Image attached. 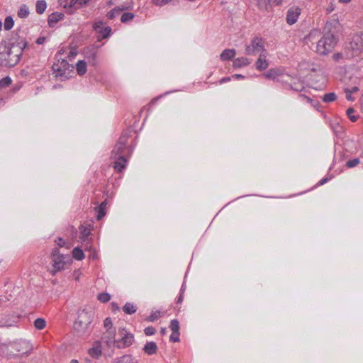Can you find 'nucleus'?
Returning <instances> with one entry per match:
<instances>
[{"instance_id":"nucleus-47","label":"nucleus","mask_w":363,"mask_h":363,"mask_svg":"<svg viewBox=\"0 0 363 363\" xmlns=\"http://www.w3.org/2000/svg\"><path fill=\"white\" fill-rule=\"evenodd\" d=\"M144 332H145V334L147 336H150V335H153L155 332H156V330L154 327L152 326H149V327H147L145 330H144Z\"/></svg>"},{"instance_id":"nucleus-45","label":"nucleus","mask_w":363,"mask_h":363,"mask_svg":"<svg viewBox=\"0 0 363 363\" xmlns=\"http://www.w3.org/2000/svg\"><path fill=\"white\" fill-rule=\"evenodd\" d=\"M299 98L303 99V100H306L308 103H310L311 104V105L313 106V107H315L318 104V102L316 101H313L312 99H311L310 97L306 96V95H303V94H301L299 96Z\"/></svg>"},{"instance_id":"nucleus-6","label":"nucleus","mask_w":363,"mask_h":363,"mask_svg":"<svg viewBox=\"0 0 363 363\" xmlns=\"http://www.w3.org/2000/svg\"><path fill=\"white\" fill-rule=\"evenodd\" d=\"M259 52H261V53L267 52L264 48L263 38L256 36L252 39L250 45H245V54L247 55H255Z\"/></svg>"},{"instance_id":"nucleus-15","label":"nucleus","mask_w":363,"mask_h":363,"mask_svg":"<svg viewBox=\"0 0 363 363\" xmlns=\"http://www.w3.org/2000/svg\"><path fill=\"white\" fill-rule=\"evenodd\" d=\"M132 7H133V6L130 4H126L124 5H121L120 6H116L114 9H113L112 10H111L107 13V18L108 19H113L117 15H118L121 11H125V10H129V9H132Z\"/></svg>"},{"instance_id":"nucleus-22","label":"nucleus","mask_w":363,"mask_h":363,"mask_svg":"<svg viewBox=\"0 0 363 363\" xmlns=\"http://www.w3.org/2000/svg\"><path fill=\"white\" fill-rule=\"evenodd\" d=\"M143 351L148 355L156 354L157 352V345L155 342H147L143 347Z\"/></svg>"},{"instance_id":"nucleus-1","label":"nucleus","mask_w":363,"mask_h":363,"mask_svg":"<svg viewBox=\"0 0 363 363\" xmlns=\"http://www.w3.org/2000/svg\"><path fill=\"white\" fill-rule=\"evenodd\" d=\"M324 35L318 42L316 52L321 55L330 52L338 41L336 28L332 23H328L324 28Z\"/></svg>"},{"instance_id":"nucleus-55","label":"nucleus","mask_w":363,"mask_h":363,"mask_svg":"<svg viewBox=\"0 0 363 363\" xmlns=\"http://www.w3.org/2000/svg\"><path fill=\"white\" fill-rule=\"evenodd\" d=\"M45 38L44 37H40V38H38L37 40H36V43L38 44V45H41L44 43Z\"/></svg>"},{"instance_id":"nucleus-59","label":"nucleus","mask_w":363,"mask_h":363,"mask_svg":"<svg viewBox=\"0 0 363 363\" xmlns=\"http://www.w3.org/2000/svg\"><path fill=\"white\" fill-rule=\"evenodd\" d=\"M183 298H184L183 294H182V293H181V294L178 297L177 303H182L183 301Z\"/></svg>"},{"instance_id":"nucleus-9","label":"nucleus","mask_w":363,"mask_h":363,"mask_svg":"<svg viewBox=\"0 0 363 363\" xmlns=\"http://www.w3.org/2000/svg\"><path fill=\"white\" fill-rule=\"evenodd\" d=\"M291 79V77L289 75L282 76L281 79H279L278 81L281 82L284 84V88L286 89H292L295 91L300 92L302 91L304 89L303 83L298 82H294L293 84L289 82V80Z\"/></svg>"},{"instance_id":"nucleus-51","label":"nucleus","mask_w":363,"mask_h":363,"mask_svg":"<svg viewBox=\"0 0 363 363\" xmlns=\"http://www.w3.org/2000/svg\"><path fill=\"white\" fill-rule=\"evenodd\" d=\"M111 306L112 311H114V312L120 310V307L115 302H112L111 303Z\"/></svg>"},{"instance_id":"nucleus-7","label":"nucleus","mask_w":363,"mask_h":363,"mask_svg":"<svg viewBox=\"0 0 363 363\" xmlns=\"http://www.w3.org/2000/svg\"><path fill=\"white\" fill-rule=\"evenodd\" d=\"M127 141L128 135L126 134L121 135L111 152V159H116L120 155H124L125 156Z\"/></svg>"},{"instance_id":"nucleus-43","label":"nucleus","mask_w":363,"mask_h":363,"mask_svg":"<svg viewBox=\"0 0 363 363\" xmlns=\"http://www.w3.org/2000/svg\"><path fill=\"white\" fill-rule=\"evenodd\" d=\"M160 317V311H152L149 317L147 318V320L150 322H154L157 319H158Z\"/></svg>"},{"instance_id":"nucleus-8","label":"nucleus","mask_w":363,"mask_h":363,"mask_svg":"<svg viewBox=\"0 0 363 363\" xmlns=\"http://www.w3.org/2000/svg\"><path fill=\"white\" fill-rule=\"evenodd\" d=\"M119 335L121 336V341H118L119 342H117V347H127L133 344L134 341V336L125 328L119 329Z\"/></svg>"},{"instance_id":"nucleus-23","label":"nucleus","mask_w":363,"mask_h":363,"mask_svg":"<svg viewBox=\"0 0 363 363\" xmlns=\"http://www.w3.org/2000/svg\"><path fill=\"white\" fill-rule=\"evenodd\" d=\"M235 54L234 49H225L221 52L220 57L222 61H227L233 59Z\"/></svg>"},{"instance_id":"nucleus-57","label":"nucleus","mask_w":363,"mask_h":363,"mask_svg":"<svg viewBox=\"0 0 363 363\" xmlns=\"http://www.w3.org/2000/svg\"><path fill=\"white\" fill-rule=\"evenodd\" d=\"M358 91H359V88L357 86H354L352 87L351 89H350V92L352 94L357 92Z\"/></svg>"},{"instance_id":"nucleus-5","label":"nucleus","mask_w":363,"mask_h":363,"mask_svg":"<svg viewBox=\"0 0 363 363\" xmlns=\"http://www.w3.org/2000/svg\"><path fill=\"white\" fill-rule=\"evenodd\" d=\"M52 68L55 77L60 78L61 80L68 79L70 77V72H72L69 69L70 65L66 60H58L52 65Z\"/></svg>"},{"instance_id":"nucleus-12","label":"nucleus","mask_w":363,"mask_h":363,"mask_svg":"<svg viewBox=\"0 0 363 363\" xmlns=\"http://www.w3.org/2000/svg\"><path fill=\"white\" fill-rule=\"evenodd\" d=\"M116 330H106L102 335L103 342L108 347H112L114 346L118 341L116 340Z\"/></svg>"},{"instance_id":"nucleus-42","label":"nucleus","mask_w":363,"mask_h":363,"mask_svg":"<svg viewBox=\"0 0 363 363\" xmlns=\"http://www.w3.org/2000/svg\"><path fill=\"white\" fill-rule=\"evenodd\" d=\"M12 82L11 77H5L3 79H0V87L5 88L9 86Z\"/></svg>"},{"instance_id":"nucleus-41","label":"nucleus","mask_w":363,"mask_h":363,"mask_svg":"<svg viewBox=\"0 0 363 363\" xmlns=\"http://www.w3.org/2000/svg\"><path fill=\"white\" fill-rule=\"evenodd\" d=\"M360 163V161L358 158H353L347 161L345 165L347 168H353L358 165Z\"/></svg>"},{"instance_id":"nucleus-63","label":"nucleus","mask_w":363,"mask_h":363,"mask_svg":"<svg viewBox=\"0 0 363 363\" xmlns=\"http://www.w3.org/2000/svg\"><path fill=\"white\" fill-rule=\"evenodd\" d=\"M70 363H79V361H78V360H77V359H72V360L70 361Z\"/></svg>"},{"instance_id":"nucleus-18","label":"nucleus","mask_w":363,"mask_h":363,"mask_svg":"<svg viewBox=\"0 0 363 363\" xmlns=\"http://www.w3.org/2000/svg\"><path fill=\"white\" fill-rule=\"evenodd\" d=\"M84 53L90 64L92 65L96 64V50L94 48L85 49Z\"/></svg>"},{"instance_id":"nucleus-35","label":"nucleus","mask_w":363,"mask_h":363,"mask_svg":"<svg viewBox=\"0 0 363 363\" xmlns=\"http://www.w3.org/2000/svg\"><path fill=\"white\" fill-rule=\"evenodd\" d=\"M34 326L37 330H43L46 326V321L44 318H38L34 321Z\"/></svg>"},{"instance_id":"nucleus-36","label":"nucleus","mask_w":363,"mask_h":363,"mask_svg":"<svg viewBox=\"0 0 363 363\" xmlns=\"http://www.w3.org/2000/svg\"><path fill=\"white\" fill-rule=\"evenodd\" d=\"M29 14V9L28 7L26 4H23L18 11V16L20 18H26Z\"/></svg>"},{"instance_id":"nucleus-27","label":"nucleus","mask_w":363,"mask_h":363,"mask_svg":"<svg viewBox=\"0 0 363 363\" xmlns=\"http://www.w3.org/2000/svg\"><path fill=\"white\" fill-rule=\"evenodd\" d=\"M76 69L79 75H84L86 72V62L84 60H79L76 64Z\"/></svg>"},{"instance_id":"nucleus-14","label":"nucleus","mask_w":363,"mask_h":363,"mask_svg":"<svg viewBox=\"0 0 363 363\" xmlns=\"http://www.w3.org/2000/svg\"><path fill=\"white\" fill-rule=\"evenodd\" d=\"M255 67L259 71L265 70L269 67V62L267 60V52L260 53L255 62Z\"/></svg>"},{"instance_id":"nucleus-17","label":"nucleus","mask_w":363,"mask_h":363,"mask_svg":"<svg viewBox=\"0 0 363 363\" xmlns=\"http://www.w3.org/2000/svg\"><path fill=\"white\" fill-rule=\"evenodd\" d=\"M88 353L91 357L98 359L102 354L101 342L95 341Z\"/></svg>"},{"instance_id":"nucleus-64","label":"nucleus","mask_w":363,"mask_h":363,"mask_svg":"<svg viewBox=\"0 0 363 363\" xmlns=\"http://www.w3.org/2000/svg\"><path fill=\"white\" fill-rule=\"evenodd\" d=\"M184 289H184V285L183 284V285L182 286V288H181V293H182V294H183V292H184Z\"/></svg>"},{"instance_id":"nucleus-3","label":"nucleus","mask_w":363,"mask_h":363,"mask_svg":"<svg viewBox=\"0 0 363 363\" xmlns=\"http://www.w3.org/2000/svg\"><path fill=\"white\" fill-rule=\"evenodd\" d=\"M345 49L348 52L347 57L359 55L363 51V33L354 35L345 43Z\"/></svg>"},{"instance_id":"nucleus-4","label":"nucleus","mask_w":363,"mask_h":363,"mask_svg":"<svg viewBox=\"0 0 363 363\" xmlns=\"http://www.w3.org/2000/svg\"><path fill=\"white\" fill-rule=\"evenodd\" d=\"M51 256L52 258V267L53 269L51 271V274L55 275L57 272L65 269V266L67 263H69L71 258L68 255L61 254L59 249L55 247L52 250Z\"/></svg>"},{"instance_id":"nucleus-24","label":"nucleus","mask_w":363,"mask_h":363,"mask_svg":"<svg viewBox=\"0 0 363 363\" xmlns=\"http://www.w3.org/2000/svg\"><path fill=\"white\" fill-rule=\"evenodd\" d=\"M272 0H257V5L261 11H269L271 7Z\"/></svg>"},{"instance_id":"nucleus-10","label":"nucleus","mask_w":363,"mask_h":363,"mask_svg":"<svg viewBox=\"0 0 363 363\" xmlns=\"http://www.w3.org/2000/svg\"><path fill=\"white\" fill-rule=\"evenodd\" d=\"M301 10L298 6H293L290 7L286 12V23L290 26L296 23L298 21L299 16L301 15Z\"/></svg>"},{"instance_id":"nucleus-21","label":"nucleus","mask_w":363,"mask_h":363,"mask_svg":"<svg viewBox=\"0 0 363 363\" xmlns=\"http://www.w3.org/2000/svg\"><path fill=\"white\" fill-rule=\"evenodd\" d=\"M65 15L62 13L55 12L48 17V24L50 27L54 26L59 21L63 19Z\"/></svg>"},{"instance_id":"nucleus-20","label":"nucleus","mask_w":363,"mask_h":363,"mask_svg":"<svg viewBox=\"0 0 363 363\" xmlns=\"http://www.w3.org/2000/svg\"><path fill=\"white\" fill-rule=\"evenodd\" d=\"M94 29L96 31L100 32L101 35L103 38H106L108 37L111 32V28L109 26L102 28L101 22L96 23L94 25Z\"/></svg>"},{"instance_id":"nucleus-56","label":"nucleus","mask_w":363,"mask_h":363,"mask_svg":"<svg viewBox=\"0 0 363 363\" xmlns=\"http://www.w3.org/2000/svg\"><path fill=\"white\" fill-rule=\"evenodd\" d=\"M234 79H244L245 76L240 74H235L232 77Z\"/></svg>"},{"instance_id":"nucleus-52","label":"nucleus","mask_w":363,"mask_h":363,"mask_svg":"<svg viewBox=\"0 0 363 363\" xmlns=\"http://www.w3.org/2000/svg\"><path fill=\"white\" fill-rule=\"evenodd\" d=\"M26 347V350L25 352H23V353H28L29 352V350H31V347L30 345V343L28 342H26V341H23L22 342Z\"/></svg>"},{"instance_id":"nucleus-11","label":"nucleus","mask_w":363,"mask_h":363,"mask_svg":"<svg viewBox=\"0 0 363 363\" xmlns=\"http://www.w3.org/2000/svg\"><path fill=\"white\" fill-rule=\"evenodd\" d=\"M73 328L77 335L79 337L87 336L90 334V324L81 323L79 321L76 320L74 323Z\"/></svg>"},{"instance_id":"nucleus-13","label":"nucleus","mask_w":363,"mask_h":363,"mask_svg":"<svg viewBox=\"0 0 363 363\" xmlns=\"http://www.w3.org/2000/svg\"><path fill=\"white\" fill-rule=\"evenodd\" d=\"M93 320L92 311H87L85 309H80L78 311V316L76 320L79 321L81 323H91Z\"/></svg>"},{"instance_id":"nucleus-30","label":"nucleus","mask_w":363,"mask_h":363,"mask_svg":"<svg viewBox=\"0 0 363 363\" xmlns=\"http://www.w3.org/2000/svg\"><path fill=\"white\" fill-rule=\"evenodd\" d=\"M0 355L4 357L11 358L14 354L9 351V347L6 344L0 345Z\"/></svg>"},{"instance_id":"nucleus-25","label":"nucleus","mask_w":363,"mask_h":363,"mask_svg":"<svg viewBox=\"0 0 363 363\" xmlns=\"http://www.w3.org/2000/svg\"><path fill=\"white\" fill-rule=\"evenodd\" d=\"M250 64V61L247 58L242 57L236 58L233 61V67L236 68H240L242 67L247 66Z\"/></svg>"},{"instance_id":"nucleus-40","label":"nucleus","mask_w":363,"mask_h":363,"mask_svg":"<svg viewBox=\"0 0 363 363\" xmlns=\"http://www.w3.org/2000/svg\"><path fill=\"white\" fill-rule=\"evenodd\" d=\"M111 299V296L108 293H101L98 295V300L101 303H107Z\"/></svg>"},{"instance_id":"nucleus-53","label":"nucleus","mask_w":363,"mask_h":363,"mask_svg":"<svg viewBox=\"0 0 363 363\" xmlns=\"http://www.w3.org/2000/svg\"><path fill=\"white\" fill-rule=\"evenodd\" d=\"M57 243V245L61 247L65 245V241L62 238H58V242Z\"/></svg>"},{"instance_id":"nucleus-58","label":"nucleus","mask_w":363,"mask_h":363,"mask_svg":"<svg viewBox=\"0 0 363 363\" xmlns=\"http://www.w3.org/2000/svg\"><path fill=\"white\" fill-rule=\"evenodd\" d=\"M328 181V178H323L322 179H320L318 182V185H323L324 184H325Z\"/></svg>"},{"instance_id":"nucleus-31","label":"nucleus","mask_w":363,"mask_h":363,"mask_svg":"<svg viewBox=\"0 0 363 363\" xmlns=\"http://www.w3.org/2000/svg\"><path fill=\"white\" fill-rule=\"evenodd\" d=\"M72 256L77 260H82L85 257L84 252L79 247L74 248L72 251Z\"/></svg>"},{"instance_id":"nucleus-50","label":"nucleus","mask_w":363,"mask_h":363,"mask_svg":"<svg viewBox=\"0 0 363 363\" xmlns=\"http://www.w3.org/2000/svg\"><path fill=\"white\" fill-rule=\"evenodd\" d=\"M345 92L346 93V99L348 101H354V98L352 96V93L350 92V88L347 87L345 89Z\"/></svg>"},{"instance_id":"nucleus-39","label":"nucleus","mask_w":363,"mask_h":363,"mask_svg":"<svg viewBox=\"0 0 363 363\" xmlns=\"http://www.w3.org/2000/svg\"><path fill=\"white\" fill-rule=\"evenodd\" d=\"M135 15L133 13L126 12L122 14L121 21L123 23H127L134 18Z\"/></svg>"},{"instance_id":"nucleus-16","label":"nucleus","mask_w":363,"mask_h":363,"mask_svg":"<svg viewBox=\"0 0 363 363\" xmlns=\"http://www.w3.org/2000/svg\"><path fill=\"white\" fill-rule=\"evenodd\" d=\"M113 167L117 172H122L127 165L128 160L124 155H120L118 157L115 159Z\"/></svg>"},{"instance_id":"nucleus-62","label":"nucleus","mask_w":363,"mask_h":363,"mask_svg":"<svg viewBox=\"0 0 363 363\" xmlns=\"http://www.w3.org/2000/svg\"><path fill=\"white\" fill-rule=\"evenodd\" d=\"M282 1H283V0H274V3H275L277 5H279V4H281Z\"/></svg>"},{"instance_id":"nucleus-2","label":"nucleus","mask_w":363,"mask_h":363,"mask_svg":"<svg viewBox=\"0 0 363 363\" xmlns=\"http://www.w3.org/2000/svg\"><path fill=\"white\" fill-rule=\"evenodd\" d=\"M27 46V42L21 41L17 44H10L6 48V51L1 54L0 64L6 67H13L20 61L23 49Z\"/></svg>"},{"instance_id":"nucleus-19","label":"nucleus","mask_w":363,"mask_h":363,"mask_svg":"<svg viewBox=\"0 0 363 363\" xmlns=\"http://www.w3.org/2000/svg\"><path fill=\"white\" fill-rule=\"evenodd\" d=\"M89 0H66V4H65V8H74L79 9L84 5H86Z\"/></svg>"},{"instance_id":"nucleus-33","label":"nucleus","mask_w":363,"mask_h":363,"mask_svg":"<svg viewBox=\"0 0 363 363\" xmlns=\"http://www.w3.org/2000/svg\"><path fill=\"white\" fill-rule=\"evenodd\" d=\"M337 99V95L334 92L327 93L322 97V100L325 103L333 102Z\"/></svg>"},{"instance_id":"nucleus-61","label":"nucleus","mask_w":363,"mask_h":363,"mask_svg":"<svg viewBox=\"0 0 363 363\" xmlns=\"http://www.w3.org/2000/svg\"><path fill=\"white\" fill-rule=\"evenodd\" d=\"M340 3H342V4H347L349 3L351 0H338Z\"/></svg>"},{"instance_id":"nucleus-54","label":"nucleus","mask_w":363,"mask_h":363,"mask_svg":"<svg viewBox=\"0 0 363 363\" xmlns=\"http://www.w3.org/2000/svg\"><path fill=\"white\" fill-rule=\"evenodd\" d=\"M231 80V78L229 77H223L220 80V84H224L225 82H228Z\"/></svg>"},{"instance_id":"nucleus-32","label":"nucleus","mask_w":363,"mask_h":363,"mask_svg":"<svg viewBox=\"0 0 363 363\" xmlns=\"http://www.w3.org/2000/svg\"><path fill=\"white\" fill-rule=\"evenodd\" d=\"M136 311H137L136 306L131 303L128 302L123 306V311L126 314H129V315L133 314L136 312Z\"/></svg>"},{"instance_id":"nucleus-26","label":"nucleus","mask_w":363,"mask_h":363,"mask_svg":"<svg viewBox=\"0 0 363 363\" xmlns=\"http://www.w3.org/2000/svg\"><path fill=\"white\" fill-rule=\"evenodd\" d=\"M134 358L132 355L130 354H125L123 355L120 357L116 358L113 363H134L133 362Z\"/></svg>"},{"instance_id":"nucleus-38","label":"nucleus","mask_w":363,"mask_h":363,"mask_svg":"<svg viewBox=\"0 0 363 363\" xmlns=\"http://www.w3.org/2000/svg\"><path fill=\"white\" fill-rule=\"evenodd\" d=\"M169 328L172 330V333H179V322L177 319L172 320L170 322Z\"/></svg>"},{"instance_id":"nucleus-37","label":"nucleus","mask_w":363,"mask_h":363,"mask_svg":"<svg viewBox=\"0 0 363 363\" xmlns=\"http://www.w3.org/2000/svg\"><path fill=\"white\" fill-rule=\"evenodd\" d=\"M13 25H14V21H13V18L11 16H7L4 20V29L6 30H9L13 28Z\"/></svg>"},{"instance_id":"nucleus-60","label":"nucleus","mask_w":363,"mask_h":363,"mask_svg":"<svg viewBox=\"0 0 363 363\" xmlns=\"http://www.w3.org/2000/svg\"><path fill=\"white\" fill-rule=\"evenodd\" d=\"M166 333H167V329H166L165 328H161V330H160V333H161L162 335H165V334H166Z\"/></svg>"},{"instance_id":"nucleus-28","label":"nucleus","mask_w":363,"mask_h":363,"mask_svg":"<svg viewBox=\"0 0 363 363\" xmlns=\"http://www.w3.org/2000/svg\"><path fill=\"white\" fill-rule=\"evenodd\" d=\"M263 76L269 79H275L278 76H279V72L277 69H270L267 72L263 74Z\"/></svg>"},{"instance_id":"nucleus-49","label":"nucleus","mask_w":363,"mask_h":363,"mask_svg":"<svg viewBox=\"0 0 363 363\" xmlns=\"http://www.w3.org/2000/svg\"><path fill=\"white\" fill-rule=\"evenodd\" d=\"M169 340L173 342H177L179 341V333H172L169 337Z\"/></svg>"},{"instance_id":"nucleus-34","label":"nucleus","mask_w":363,"mask_h":363,"mask_svg":"<svg viewBox=\"0 0 363 363\" xmlns=\"http://www.w3.org/2000/svg\"><path fill=\"white\" fill-rule=\"evenodd\" d=\"M47 8V4L45 1L40 0L36 2V12L42 14Z\"/></svg>"},{"instance_id":"nucleus-44","label":"nucleus","mask_w":363,"mask_h":363,"mask_svg":"<svg viewBox=\"0 0 363 363\" xmlns=\"http://www.w3.org/2000/svg\"><path fill=\"white\" fill-rule=\"evenodd\" d=\"M354 110L352 108H349L347 110V115L351 121L355 122L357 120V116L354 114Z\"/></svg>"},{"instance_id":"nucleus-29","label":"nucleus","mask_w":363,"mask_h":363,"mask_svg":"<svg viewBox=\"0 0 363 363\" xmlns=\"http://www.w3.org/2000/svg\"><path fill=\"white\" fill-rule=\"evenodd\" d=\"M106 206V201H104L99 205V206L96 208V210L97 211V216H96L97 220H101L105 216Z\"/></svg>"},{"instance_id":"nucleus-46","label":"nucleus","mask_w":363,"mask_h":363,"mask_svg":"<svg viewBox=\"0 0 363 363\" xmlns=\"http://www.w3.org/2000/svg\"><path fill=\"white\" fill-rule=\"evenodd\" d=\"M104 328L106 329V330H114L112 326H113V323H112V320L111 319V318H106L104 321Z\"/></svg>"},{"instance_id":"nucleus-48","label":"nucleus","mask_w":363,"mask_h":363,"mask_svg":"<svg viewBox=\"0 0 363 363\" xmlns=\"http://www.w3.org/2000/svg\"><path fill=\"white\" fill-rule=\"evenodd\" d=\"M89 234H90V230L86 227H83V229L82 230L81 239L85 240L89 236Z\"/></svg>"}]
</instances>
